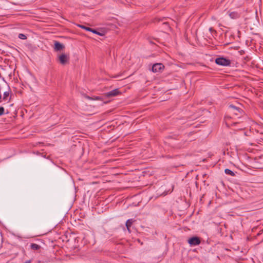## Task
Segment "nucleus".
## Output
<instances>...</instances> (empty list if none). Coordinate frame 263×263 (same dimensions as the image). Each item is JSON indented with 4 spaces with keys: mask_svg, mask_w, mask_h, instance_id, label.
<instances>
[{
    "mask_svg": "<svg viewBox=\"0 0 263 263\" xmlns=\"http://www.w3.org/2000/svg\"><path fill=\"white\" fill-rule=\"evenodd\" d=\"M25 263H31V261L30 260H27Z\"/></svg>",
    "mask_w": 263,
    "mask_h": 263,
    "instance_id": "f3484780",
    "label": "nucleus"
},
{
    "mask_svg": "<svg viewBox=\"0 0 263 263\" xmlns=\"http://www.w3.org/2000/svg\"><path fill=\"white\" fill-rule=\"evenodd\" d=\"M59 60L61 64L65 65L68 62L69 57L65 53H62L59 56Z\"/></svg>",
    "mask_w": 263,
    "mask_h": 263,
    "instance_id": "7ed1b4c3",
    "label": "nucleus"
},
{
    "mask_svg": "<svg viewBox=\"0 0 263 263\" xmlns=\"http://www.w3.org/2000/svg\"><path fill=\"white\" fill-rule=\"evenodd\" d=\"M229 16L232 18H236L238 17V14L235 12H232L229 13Z\"/></svg>",
    "mask_w": 263,
    "mask_h": 263,
    "instance_id": "9b49d317",
    "label": "nucleus"
},
{
    "mask_svg": "<svg viewBox=\"0 0 263 263\" xmlns=\"http://www.w3.org/2000/svg\"><path fill=\"white\" fill-rule=\"evenodd\" d=\"M30 247L33 250H38L41 248V246L36 243H31Z\"/></svg>",
    "mask_w": 263,
    "mask_h": 263,
    "instance_id": "1a4fd4ad",
    "label": "nucleus"
},
{
    "mask_svg": "<svg viewBox=\"0 0 263 263\" xmlns=\"http://www.w3.org/2000/svg\"><path fill=\"white\" fill-rule=\"evenodd\" d=\"M134 220L133 219H128L127 220L126 222V227L127 228V229L129 232H130V227H131Z\"/></svg>",
    "mask_w": 263,
    "mask_h": 263,
    "instance_id": "6e6552de",
    "label": "nucleus"
},
{
    "mask_svg": "<svg viewBox=\"0 0 263 263\" xmlns=\"http://www.w3.org/2000/svg\"><path fill=\"white\" fill-rule=\"evenodd\" d=\"M164 66L161 63H156L153 65L152 67V71L154 72H161L163 69Z\"/></svg>",
    "mask_w": 263,
    "mask_h": 263,
    "instance_id": "f03ea898",
    "label": "nucleus"
},
{
    "mask_svg": "<svg viewBox=\"0 0 263 263\" xmlns=\"http://www.w3.org/2000/svg\"><path fill=\"white\" fill-rule=\"evenodd\" d=\"M224 172L226 174H228V175H230L232 176H235V174L233 172H232L231 170L228 169V168H227L224 170Z\"/></svg>",
    "mask_w": 263,
    "mask_h": 263,
    "instance_id": "9d476101",
    "label": "nucleus"
},
{
    "mask_svg": "<svg viewBox=\"0 0 263 263\" xmlns=\"http://www.w3.org/2000/svg\"><path fill=\"white\" fill-rule=\"evenodd\" d=\"M83 29H85L86 30L92 32L93 33L98 34V35H99L100 36L104 35V33L103 32H98V31H97V30H96L95 29H92L91 28H89V27H85L84 26H83Z\"/></svg>",
    "mask_w": 263,
    "mask_h": 263,
    "instance_id": "0eeeda50",
    "label": "nucleus"
},
{
    "mask_svg": "<svg viewBox=\"0 0 263 263\" xmlns=\"http://www.w3.org/2000/svg\"><path fill=\"white\" fill-rule=\"evenodd\" d=\"M9 92H5L4 93V96H3V99L4 100H6L8 97L9 96Z\"/></svg>",
    "mask_w": 263,
    "mask_h": 263,
    "instance_id": "ddd939ff",
    "label": "nucleus"
},
{
    "mask_svg": "<svg viewBox=\"0 0 263 263\" xmlns=\"http://www.w3.org/2000/svg\"><path fill=\"white\" fill-rule=\"evenodd\" d=\"M84 97H85V98H86L88 99H92L90 97H88V96H85Z\"/></svg>",
    "mask_w": 263,
    "mask_h": 263,
    "instance_id": "dca6fc26",
    "label": "nucleus"
},
{
    "mask_svg": "<svg viewBox=\"0 0 263 263\" xmlns=\"http://www.w3.org/2000/svg\"><path fill=\"white\" fill-rule=\"evenodd\" d=\"M210 31H212V28H210Z\"/></svg>",
    "mask_w": 263,
    "mask_h": 263,
    "instance_id": "6ab92c4d",
    "label": "nucleus"
},
{
    "mask_svg": "<svg viewBox=\"0 0 263 263\" xmlns=\"http://www.w3.org/2000/svg\"><path fill=\"white\" fill-rule=\"evenodd\" d=\"M230 107L233 108L234 110H236L237 111H239V110L237 107H236L232 105H230Z\"/></svg>",
    "mask_w": 263,
    "mask_h": 263,
    "instance_id": "2eb2a0df",
    "label": "nucleus"
},
{
    "mask_svg": "<svg viewBox=\"0 0 263 263\" xmlns=\"http://www.w3.org/2000/svg\"><path fill=\"white\" fill-rule=\"evenodd\" d=\"M120 93V92L119 91L118 89H115L114 90H112V91L105 93V96L107 98H110L116 96Z\"/></svg>",
    "mask_w": 263,
    "mask_h": 263,
    "instance_id": "20e7f679",
    "label": "nucleus"
},
{
    "mask_svg": "<svg viewBox=\"0 0 263 263\" xmlns=\"http://www.w3.org/2000/svg\"><path fill=\"white\" fill-rule=\"evenodd\" d=\"M64 46L63 44L59 42H57V41H55L54 42V50L58 51H61L62 50H63L64 48Z\"/></svg>",
    "mask_w": 263,
    "mask_h": 263,
    "instance_id": "423d86ee",
    "label": "nucleus"
},
{
    "mask_svg": "<svg viewBox=\"0 0 263 263\" xmlns=\"http://www.w3.org/2000/svg\"><path fill=\"white\" fill-rule=\"evenodd\" d=\"M96 100H99V98L97 97V98H96Z\"/></svg>",
    "mask_w": 263,
    "mask_h": 263,
    "instance_id": "aec40b11",
    "label": "nucleus"
},
{
    "mask_svg": "<svg viewBox=\"0 0 263 263\" xmlns=\"http://www.w3.org/2000/svg\"><path fill=\"white\" fill-rule=\"evenodd\" d=\"M18 37L22 40H26L27 39L26 36L23 33L19 34Z\"/></svg>",
    "mask_w": 263,
    "mask_h": 263,
    "instance_id": "f8f14e48",
    "label": "nucleus"
},
{
    "mask_svg": "<svg viewBox=\"0 0 263 263\" xmlns=\"http://www.w3.org/2000/svg\"><path fill=\"white\" fill-rule=\"evenodd\" d=\"M215 63L219 65L226 66L230 65L231 61L227 59L220 57L215 60Z\"/></svg>",
    "mask_w": 263,
    "mask_h": 263,
    "instance_id": "f257e3e1",
    "label": "nucleus"
},
{
    "mask_svg": "<svg viewBox=\"0 0 263 263\" xmlns=\"http://www.w3.org/2000/svg\"><path fill=\"white\" fill-rule=\"evenodd\" d=\"M188 242L191 246L198 245L200 243V240L199 238L197 237H192L188 240Z\"/></svg>",
    "mask_w": 263,
    "mask_h": 263,
    "instance_id": "39448f33",
    "label": "nucleus"
},
{
    "mask_svg": "<svg viewBox=\"0 0 263 263\" xmlns=\"http://www.w3.org/2000/svg\"><path fill=\"white\" fill-rule=\"evenodd\" d=\"M79 26L81 28H82V25H79Z\"/></svg>",
    "mask_w": 263,
    "mask_h": 263,
    "instance_id": "a211bd4d",
    "label": "nucleus"
},
{
    "mask_svg": "<svg viewBox=\"0 0 263 263\" xmlns=\"http://www.w3.org/2000/svg\"><path fill=\"white\" fill-rule=\"evenodd\" d=\"M4 114V108L3 107H0V116Z\"/></svg>",
    "mask_w": 263,
    "mask_h": 263,
    "instance_id": "4468645a",
    "label": "nucleus"
}]
</instances>
